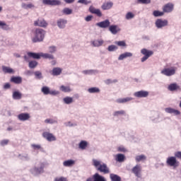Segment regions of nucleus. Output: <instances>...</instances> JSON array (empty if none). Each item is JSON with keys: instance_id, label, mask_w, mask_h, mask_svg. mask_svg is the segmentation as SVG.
Wrapping results in <instances>:
<instances>
[{"instance_id": "obj_1", "label": "nucleus", "mask_w": 181, "mask_h": 181, "mask_svg": "<svg viewBox=\"0 0 181 181\" xmlns=\"http://www.w3.org/2000/svg\"><path fill=\"white\" fill-rule=\"evenodd\" d=\"M93 165L95 167V169L98 172L103 173V175H108V173H110L111 172V170H110V168L106 163H104L98 160L93 159Z\"/></svg>"}, {"instance_id": "obj_2", "label": "nucleus", "mask_w": 181, "mask_h": 181, "mask_svg": "<svg viewBox=\"0 0 181 181\" xmlns=\"http://www.w3.org/2000/svg\"><path fill=\"white\" fill-rule=\"evenodd\" d=\"M46 35V30L42 28H36L34 31V36L32 38L33 43H40L45 40Z\"/></svg>"}, {"instance_id": "obj_3", "label": "nucleus", "mask_w": 181, "mask_h": 181, "mask_svg": "<svg viewBox=\"0 0 181 181\" xmlns=\"http://www.w3.org/2000/svg\"><path fill=\"white\" fill-rule=\"evenodd\" d=\"M161 74H163L167 77L175 76V74H176V68L175 67L165 68L161 71Z\"/></svg>"}, {"instance_id": "obj_4", "label": "nucleus", "mask_w": 181, "mask_h": 181, "mask_svg": "<svg viewBox=\"0 0 181 181\" xmlns=\"http://www.w3.org/2000/svg\"><path fill=\"white\" fill-rule=\"evenodd\" d=\"M166 164L168 165V166L177 168V166H179V161H177L176 157L170 156L167 158Z\"/></svg>"}, {"instance_id": "obj_5", "label": "nucleus", "mask_w": 181, "mask_h": 181, "mask_svg": "<svg viewBox=\"0 0 181 181\" xmlns=\"http://www.w3.org/2000/svg\"><path fill=\"white\" fill-rule=\"evenodd\" d=\"M141 53L144 54V57L141 58V62L144 63V62H146V60L153 54V51L148 50L144 48L141 50Z\"/></svg>"}, {"instance_id": "obj_6", "label": "nucleus", "mask_w": 181, "mask_h": 181, "mask_svg": "<svg viewBox=\"0 0 181 181\" xmlns=\"http://www.w3.org/2000/svg\"><path fill=\"white\" fill-rule=\"evenodd\" d=\"M132 173L136 177H141L142 175V167L141 165H136L132 169Z\"/></svg>"}, {"instance_id": "obj_7", "label": "nucleus", "mask_w": 181, "mask_h": 181, "mask_svg": "<svg viewBox=\"0 0 181 181\" xmlns=\"http://www.w3.org/2000/svg\"><path fill=\"white\" fill-rule=\"evenodd\" d=\"M86 181H107L105 177L100 175L98 173H95L92 178L89 177L86 180Z\"/></svg>"}, {"instance_id": "obj_8", "label": "nucleus", "mask_w": 181, "mask_h": 181, "mask_svg": "<svg viewBox=\"0 0 181 181\" xmlns=\"http://www.w3.org/2000/svg\"><path fill=\"white\" fill-rule=\"evenodd\" d=\"M174 8L175 5L173 4L168 3L163 6V11L164 13H170V12H173Z\"/></svg>"}, {"instance_id": "obj_9", "label": "nucleus", "mask_w": 181, "mask_h": 181, "mask_svg": "<svg viewBox=\"0 0 181 181\" xmlns=\"http://www.w3.org/2000/svg\"><path fill=\"white\" fill-rule=\"evenodd\" d=\"M47 22L43 18H38L34 21V26H39L40 28H47Z\"/></svg>"}, {"instance_id": "obj_10", "label": "nucleus", "mask_w": 181, "mask_h": 181, "mask_svg": "<svg viewBox=\"0 0 181 181\" xmlns=\"http://www.w3.org/2000/svg\"><path fill=\"white\" fill-rule=\"evenodd\" d=\"M42 136H43V138L47 139V141H48L49 142H52L54 141H56V136H54V135H53V134L47 132H43Z\"/></svg>"}, {"instance_id": "obj_11", "label": "nucleus", "mask_w": 181, "mask_h": 181, "mask_svg": "<svg viewBox=\"0 0 181 181\" xmlns=\"http://www.w3.org/2000/svg\"><path fill=\"white\" fill-rule=\"evenodd\" d=\"M42 4H44V5H51L52 6H56L57 5H61L62 1H60V0H42Z\"/></svg>"}, {"instance_id": "obj_12", "label": "nucleus", "mask_w": 181, "mask_h": 181, "mask_svg": "<svg viewBox=\"0 0 181 181\" xmlns=\"http://www.w3.org/2000/svg\"><path fill=\"white\" fill-rule=\"evenodd\" d=\"M134 95L137 98H145L148 97V95H149V92L146 90H140V91L135 92Z\"/></svg>"}, {"instance_id": "obj_13", "label": "nucleus", "mask_w": 181, "mask_h": 181, "mask_svg": "<svg viewBox=\"0 0 181 181\" xmlns=\"http://www.w3.org/2000/svg\"><path fill=\"white\" fill-rule=\"evenodd\" d=\"M156 26L158 29H160L161 28H164V26H168V20L158 19L156 21Z\"/></svg>"}, {"instance_id": "obj_14", "label": "nucleus", "mask_w": 181, "mask_h": 181, "mask_svg": "<svg viewBox=\"0 0 181 181\" xmlns=\"http://www.w3.org/2000/svg\"><path fill=\"white\" fill-rule=\"evenodd\" d=\"M110 25H111L110 20H105L102 22L96 23V26L102 28L103 29H107V28H110Z\"/></svg>"}, {"instance_id": "obj_15", "label": "nucleus", "mask_w": 181, "mask_h": 181, "mask_svg": "<svg viewBox=\"0 0 181 181\" xmlns=\"http://www.w3.org/2000/svg\"><path fill=\"white\" fill-rule=\"evenodd\" d=\"M32 175L36 176V175H40V173H43V164H41L40 168L35 167L30 170Z\"/></svg>"}, {"instance_id": "obj_16", "label": "nucleus", "mask_w": 181, "mask_h": 181, "mask_svg": "<svg viewBox=\"0 0 181 181\" xmlns=\"http://www.w3.org/2000/svg\"><path fill=\"white\" fill-rule=\"evenodd\" d=\"M89 11L90 13H94L95 15H97L99 18H101L103 16V13H101V10L98 8H94V6H90L89 8Z\"/></svg>"}, {"instance_id": "obj_17", "label": "nucleus", "mask_w": 181, "mask_h": 181, "mask_svg": "<svg viewBox=\"0 0 181 181\" xmlns=\"http://www.w3.org/2000/svg\"><path fill=\"white\" fill-rule=\"evenodd\" d=\"M114 6V3L112 1H107L103 4L101 8L103 11H108Z\"/></svg>"}, {"instance_id": "obj_18", "label": "nucleus", "mask_w": 181, "mask_h": 181, "mask_svg": "<svg viewBox=\"0 0 181 181\" xmlns=\"http://www.w3.org/2000/svg\"><path fill=\"white\" fill-rule=\"evenodd\" d=\"M109 30L112 35H117L118 32H121V28L117 25H112L109 26Z\"/></svg>"}, {"instance_id": "obj_19", "label": "nucleus", "mask_w": 181, "mask_h": 181, "mask_svg": "<svg viewBox=\"0 0 181 181\" xmlns=\"http://www.w3.org/2000/svg\"><path fill=\"white\" fill-rule=\"evenodd\" d=\"M19 121H28L30 119V115L29 113H21L18 115Z\"/></svg>"}, {"instance_id": "obj_20", "label": "nucleus", "mask_w": 181, "mask_h": 181, "mask_svg": "<svg viewBox=\"0 0 181 181\" xmlns=\"http://www.w3.org/2000/svg\"><path fill=\"white\" fill-rule=\"evenodd\" d=\"M66 25H67V20H64L63 18H61L57 21V26L60 29H64L66 28Z\"/></svg>"}, {"instance_id": "obj_21", "label": "nucleus", "mask_w": 181, "mask_h": 181, "mask_svg": "<svg viewBox=\"0 0 181 181\" xmlns=\"http://www.w3.org/2000/svg\"><path fill=\"white\" fill-rule=\"evenodd\" d=\"M165 111L168 114H174V115H180V111L175 110L172 107H167L165 109Z\"/></svg>"}, {"instance_id": "obj_22", "label": "nucleus", "mask_w": 181, "mask_h": 181, "mask_svg": "<svg viewBox=\"0 0 181 181\" xmlns=\"http://www.w3.org/2000/svg\"><path fill=\"white\" fill-rule=\"evenodd\" d=\"M11 83L14 84H22V77L21 76H12L10 79Z\"/></svg>"}, {"instance_id": "obj_23", "label": "nucleus", "mask_w": 181, "mask_h": 181, "mask_svg": "<svg viewBox=\"0 0 181 181\" xmlns=\"http://www.w3.org/2000/svg\"><path fill=\"white\" fill-rule=\"evenodd\" d=\"M2 70L5 74H15V70L9 66H2Z\"/></svg>"}, {"instance_id": "obj_24", "label": "nucleus", "mask_w": 181, "mask_h": 181, "mask_svg": "<svg viewBox=\"0 0 181 181\" xmlns=\"http://www.w3.org/2000/svg\"><path fill=\"white\" fill-rule=\"evenodd\" d=\"M134 98L127 97L124 98H119L116 101L118 103V104H125V103H129V101H132Z\"/></svg>"}, {"instance_id": "obj_25", "label": "nucleus", "mask_w": 181, "mask_h": 181, "mask_svg": "<svg viewBox=\"0 0 181 181\" xmlns=\"http://www.w3.org/2000/svg\"><path fill=\"white\" fill-rule=\"evenodd\" d=\"M168 90H169V91H176V90H180V86L177 83H171L168 86Z\"/></svg>"}, {"instance_id": "obj_26", "label": "nucleus", "mask_w": 181, "mask_h": 181, "mask_svg": "<svg viewBox=\"0 0 181 181\" xmlns=\"http://www.w3.org/2000/svg\"><path fill=\"white\" fill-rule=\"evenodd\" d=\"M91 44L94 47H100L104 44V40H96L91 42Z\"/></svg>"}, {"instance_id": "obj_27", "label": "nucleus", "mask_w": 181, "mask_h": 181, "mask_svg": "<svg viewBox=\"0 0 181 181\" xmlns=\"http://www.w3.org/2000/svg\"><path fill=\"white\" fill-rule=\"evenodd\" d=\"M62 71H63V69H62V68L55 67L52 71V76H60L62 74Z\"/></svg>"}, {"instance_id": "obj_28", "label": "nucleus", "mask_w": 181, "mask_h": 181, "mask_svg": "<svg viewBox=\"0 0 181 181\" xmlns=\"http://www.w3.org/2000/svg\"><path fill=\"white\" fill-rule=\"evenodd\" d=\"M75 163H76V161L74 160H68L63 162V165L66 168H70L71 166H74Z\"/></svg>"}, {"instance_id": "obj_29", "label": "nucleus", "mask_w": 181, "mask_h": 181, "mask_svg": "<svg viewBox=\"0 0 181 181\" xmlns=\"http://www.w3.org/2000/svg\"><path fill=\"white\" fill-rule=\"evenodd\" d=\"M127 57H132V53L131 52H125L119 55L118 60H124V59H127Z\"/></svg>"}, {"instance_id": "obj_30", "label": "nucleus", "mask_w": 181, "mask_h": 181, "mask_svg": "<svg viewBox=\"0 0 181 181\" xmlns=\"http://www.w3.org/2000/svg\"><path fill=\"white\" fill-rule=\"evenodd\" d=\"M87 146H88V143L86 141H81L78 145L79 149H81L82 151H84V149H86Z\"/></svg>"}, {"instance_id": "obj_31", "label": "nucleus", "mask_w": 181, "mask_h": 181, "mask_svg": "<svg viewBox=\"0 0 181 181\" xmlns=\"http://www.w3.org/2000/svg\"><path fill=\"white\" fill-rule=\"evenodd\" d=\"M28 57H32L33 59H40V53H35V52H28Z\"/></svg>"}, {"instance_id": "obj_32", "label": "nucleus", "mask_w": 181, "mask_h": 181, "mask_svg": "<svg viewBox=\"0 0 181 181\" xmlns=\"http://www.w3.org/2000/svg\"><path fill=\"white\" fill-rule=\"evenodd\" d=\"M110 180H112V181H122L121 177H119L117 174L111 173L110 175Z\"/></svg>"}, {"instance_id": "obj_33", "label": "nucleus", "mask_w": 181, "mask_h": 181, "mask_svg": "<svg viewBox=\"0 0 181 181\" xmlns=\"http://www.w3.org/2000/svg\"><path fill=\"white\" fill-rule=\"evenodd\" d=\"M13 100H21L22 98V93L18 90L13 92Z\"/></svg>"}, {"instance_id": "obj_34", "label": "nucleus", "mask_w": 181, "mask_h": 181, "mask_svg": "<svg viewBox=\"0 0 181 181\" xmlns=\"http://www.w3.org/2000/svg\"><path fill=\"white\" fill-rule=\"evenodd\" d=\"M21 6L23 9H32V8L35 7V4L32 3L28 4L26 3H22Z\"/></svg>"}, {"instance_id": "obj_35", "label": "nucleus", "mask_w": 181, "mask_h": 181, "mask_svg": "<svg viewBox=\"0 0 181 181\" xmlns=\"http://www.w3.org/2000/svg\"><path fill=\"white\" fill-rule=\"evenodd\" d=\"M40 56L41 57H43V59H54V57L50 54H47V53H43V52H41L40 53Z\"/></svg>"}, {"instance_id": "obj_36", "label": "nucleus", "mask_w": 181, "mask_h": 181, "mask_svg": "<svg viewBox=\"0 0 181 181\" xmlns=\"http://www.w3.org/2000/svg\"><path fill=\"white\" fill-rule=\"evenodd\" d=\"M41 91L43 93V94H45V95L50 94V89L47 86L42 87Z\"/></svg>"}, {"instance_id": "obj_37", "label": "nucleus", "mask_w": 181, "mask_h": 181, "mask_svg": "<svg viewBox=\"0 0 181 181\" xmlns=\"http://www.w3.org/2000/svg\"><path fill=\"white\" fill-rule=\"evenodd\" d=\"M60 90H61V91H63V93H70V91H71L70 86H62L60 87Z\"/></svg>"}, {"instance_id": "obj_38", "label": "nucleus", "mask_w": 181, "mask_h": 181, "mask_svg": "<svg viewBox=\"0 0 181 181\" xmlns=\"http://www.w3.org/2000/svg\"><path fill=\"white\" fill-rule=\"evenodd\" d=\"M63 100L65 104H71V103L74 101L73 98L69 96L64 98Z\"/></svg>"}, {"instance_id": "obj_39", "label": "nucleus", "mask_w": 181, "mask_h": 181, "mask_svg": "<svg viewBox=\"0 0 181 181\" xmlns=\"http://www.w3.org/2000/svg\"><path fill=\"white\" fill-rule=\"evenodd\" d=\"M116 156V160H117V162H124V159H125L124 154H117Z\"/></svg>"}, {"instance_id": "obj_40", "label": "nucleus", "mask_w": 181, "mask_h": 181, "mask_svg": "<svg viewBox=\"0 0 181 181\" xmlns=\"http://www.w3.org/2000/svg\"><path fill=\"white\" fill-rule=\"evenodd\" d=\"M146 156L145 155H140L136 156V162H141V160H146Z\"/></svg>"}, {"instance_id": "obj_41", "label": "nucleus", "mask_w": 181, "mask_h": 181, "mask_svg": "<svg viewBox=\"0 0 181 181\" xmlns=\"http://www.w3.org/2000/svg\"><path fill=\"white\" fill-rule=\"evenodd\" d=\"M45 124H57V119H46L45 120Z\"/></svg>"}, {"instance_id": "obj_42", "label": "nucleus", "mask_w": 181, "mask_h": 181, "mask_svg": "<svg viewBox=\"0 0 181 181\" xmlns=\"http://www.w3.org/2000/svg\"><path fill=\"white\" fill-rule=\"evenodd\" d=\"M153 16L158 17V16H163L165 15V13L163 11H154L153 12Z\"/></svg>"}, {"instance_id": "obj_43", "label": "nucleus", "mask_w": 181, "mask_h": 181, "mask_svg": "<svg viewBox=\"0 0 181 181\" xmlns=\"http://www.w3.org/2000/svg\"><path fill=\"white\" fill-rule=\"evenodd\" d=\"M37 66V62L36 61H31L28 64V66L30 69H35Z\"/></svg>"}, {"instance_id": "obj_44", "label": "nucleus", "mask_w": 181, "mask_h": 181, "mask_svg": "<svg viewBox=\"0 0 181 181\" xmlns=\"http://www.w3.org/2000/svg\"><path fill=\"white\" fill-rule=\"evenodd\" d=\"M0 26L1 27V29H4V30H8L9 29V27L5 22L0 21Z\"/></svg>"}, {"instance_id": "obj_45", "label": "nucleus", "mask_w": 181, "mask_h": 181, "mask_svg": "<svg viewBox=\"0 0 181 181\" xmlns=\"http://www.w3.org/2000/svg\"><path fill=\"white\" fill-rule=\"evenodd\" d=\"M63 13L65 15H71V13H73V10L69 8H65L63 9Z\"/></svg>"}, {"instance_id": "obj_46", "label": "nucleus", "mask_w": 181, "mask_h": 181, "mask_svg": "<svg viewBox=\"0 0 181 181\" xmlns=\"http://www.w3.org/2000/svg\"><path fill=\"white\" fill-rule=\"evenodd\" d=\"M115 45L117 46H119L120 47H126L127 43L125 41H117L115 42Z\"/></svg>"}, {"instance_id": "obj_47", "label": "nucleus", "mask_w": 181, "mask_h": 181, "mask_svg": "<svg viewBox=\"0 0 181 181\" xmlns=\"http://www.w3.org/2000/svg\"><path fill=\"white\" fill-rule=\"evenodd\" d=\"M125 111L124 110H119L116 111L113 113L114 117H118L119 115H124Z\"/></svg>"}, {"instance_id": "obj_48", "label": "nucleus", "mask_w": 181, "mask_h": 181, "mask_svg": "<svg viewBox=\"0 0 181 181\" xmlns=\"http://www.w3.org/2000/svg\"><path fill=\"white\" fill-rule=\"evenodd\" d=\"M88 93H98L100 91V89L98 88H90L88 90Z\"/></svg>"}, {"instance_id": "obj_49", "label": "nucleus", "mask_w": 181, "mask_h": 181, "mask_svg": "<svg viewBox=\"0 0 181 181\" xmlns=\"http://www.w3.org/2000/svg\"><path fill=\"white\" fill-rule=\"evenodd\" d=\"M35 78H38L40 80V78H43V76H42V72L40 71H37L34 73Z\"/></svg>"}, {"instance_id": "obj_50", "label": "nucleus", "mask_w": 181, "mask_h": 181, "mask_svg": "<svg viewBox=\"0 0 181 181\" xmlns=\"http://www.w3.org/2000/svg\"><path fill=\"white\" fill-rule=\"evenodd\" d=\"M135 17V15L131 12H128L126 14V19L129 20V19H132Z\"/></svg>"}, {"instance_id": "obj_51", "label": "nucleus", "mask_w": 181, "mask_h": 181, "mask_svg": "<svg viewBox=\"0 0 181 181\" xmlns=\"http://www.w3.org/2000/svg\"><path fill=\"white\" fill-rule=\"evenodd\" d=\"M117 49H118L117 46L112 45L108 47L107 50L109 52H114V50H117Z\"/></svg>"}, {"instance_id": "obj_52", "label": "nucleus", "mask_w": 181, "mask_h": 181, "mask_svg": "<svg viewBox=\"0 0 181 181\" xmlns=\"http://www.w3.org/2000/svg\"><path fill=\"white\" fill-rule=\"evenodd\" d=\"M138 4H143L144 5H148L151 4V0H137Z\"/></svg>"}, {"instance_id": "obj_53", "label": "nucleus", "mask_w": 181, "mask_h": 181, "mask_svg": "<svg viewBox=\"0 0 181 181\" xmlns=\"http://www.w3.org/2000/svg\"><path fill=\"white\" fill-rule=\"evenodd\" d=\"M8 144H9V140L8 139H4L0 142L1 146H5V145H8Z\"/></svg>"}, {"instance_id": "obj_54", "label": "nucleus", "mask_w": 181, "mask_h": 181, "mask_svg": "<svg viewBox=\"0 0 181 181\" xmlns=\"http://www.w3.org/2000/svg\"><path fill=\"white\" fill-rule=\"evenodd\" d=\"M78 4H83L84 5H88V4H91V1H88L87 0H78Z\"/></svg>"}, {"instance_id": "obj_55", "label": "nucleus", "mask_w": 181, "mask_h": 181, "mask_svg": "<svg viewBox=\"0 0 181 181\" xmlns=\"http://www.w3.org/2000/svg\"><path fill=\"white\" fill-rule=\"evenodd\" d=\"M54 181H68L66 177H56Z\"/></svg>"}, {"instance_id": "obj_56", "label": "nucleus", "mask_w": 181, "mask_h": 181, "mask_svg": "<svg viewBox=\"0 0 181 181\" xmlns=\"http://www.w3.org/2000/svg\"><path fill=\"white\" fill-rule=\"evenodd\" d=\"M31 146L35 150L41 149V148H42V146H40V145H39V144H32Z\"/></svg>"}, {"instance_id": "obj_57", "label": "nucleus", "mask_w": 181, "mask_h": 181, "mask_svg": "<svg viewBox=\"0 0 181 181\" xmlns=\"http://www.w3.org/2000/svg\"><path fill=\"white\" fill-rule=\"evenodd\" d=\"M49 53H54L56 52V47L51 46L49 47Z\"/></svg>"}, {"instance_id": "obj_58", "label": "nucleus", "mask_w": 181, "mask_h": 181, "mask_svg": "<svg viewBox=\"0 0 181 181\" xmlns=\"http://www.w3.org/2000/svg\"><path fill=\"white\" fill-rule=\"evenodd\" d=\"M117 151L119 152H127V149H125V148H124L122 146L118 147Z\"/></svg>"}, {"instance_id": "obj_59", "label": "nucleus", "mask_w": 181, "mask_h": 181, "mask_svg": "<svg viewBox=\"0 0 181 181\" xmlns=\"http://www.w3.org/2000/svg\"><path fill=\"white\" fill-rule=\"evenodd\" d=\"M175 158H177L178 159H181V151H177L175 153Z\"/></svg>"}, {"instance_id": "obj_60", "label": "nucleus", "mask_w": 181, "mask_h": 181, "mask_svg": "<svg viewBox=\"0 0 181 181\" xmlns=\"http://www.w3.org/2000/svg\"><path fill=\"white\" fill-rule=\"evenodd\" d=\"M51 95H57L59 94V92L56 90H49V93Z\"/></svg>"}, {"instance_id": "obj_61", "label": "nucleus", "mask_w": 181, "mask_h": 181, "mask_svg": "<svg viewBox=\"0 0 181 181\" xmlns=\"http://www.w3.org/2000/svg\"><path fill=\"white\" fill-rule=\"evenodd\" d=\"M117 80L111 81V79H107L105 81L106 84H111V83H117Z\"/></svg>"}, {"instance_id": "obj_62", "label": "nucleus", "mask_w": 181, "mask_h": 181, "mask_svg": "<svg viewBox=\"0 0 181 181\" xmlns=\"http://www.w3.org/2000/svg\"><path fill=\"white\" fill-rule=\"evenodd\" d=\"M91 19H93V16H88L86 17L85 21H86V22H90Z\"/></svg>"}, {"instance_id": "obj_63", "label": "nucleus", "mask_w": 181, "mask_h": 181, "mask_svg": "<svg viewBox=\"0 0 181 181\" xmlns=\"http://www.w3.org/2000/svg\"><path fill=\"white\" fill-rule=\"evenodd\" d=\"M4 88H6V89L11 88V84L9 83H5L4 86Z\"/></svg>"}, {"instance_id": "obj_64", "label": "nucleus", "mask_w": 181, "mask_h": 181, "mask_svg": "<svg viewBox=\"0 0 181 181\" xmlns=\"http://www.w3.org/2000/svg\"><path fill=\"white\" fill-rule=\"evenodd\" d=\"M66 4H73L76 0H64Z\"/></svg>"}]
</instances>
